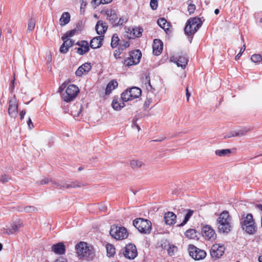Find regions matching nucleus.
<instances>
[{
  "label": "nucleus",
  "instance_id": "obj_1",
  "mask_svg": "<svg viewBox=\"0 0 262 262\" xmlns=\"http://www.w3.org/2000/svg\"><path fill=\"white\" fill-rule=\"evenodd\" d=\"M75 248L77 254L80 258L90 260L95 256L93 248L91 246H88L86 243L80 242L76 245Z\"/></svg>",
  "mask_w": 262,
  "mask_h": 262
},
{
  "label": "nucleus",
  "instance_id": "obj_2",
  "mask_svg": "<svg viewBox=\"0 0 262 262\" xmlns=\"http://www.w3.org/2000/svg\"><path fill=\"white\" fill-rule=\"evenodd\" d=\"M231 218L227 211H224L219 215L217 220V226L219 231L222 233H228L231 230Z\"/></svg>",
  "mask_w": 262,
  "mask_h": 262
},
{
  "label": "nucleus",
  "instance_id": "obj_3",
  "mask_svg": "<svg viewBox=\"0 0 262 262\" xmlns=\"http://www.w3.org/2000/svg\"><path fill=\"white\" fill-rule=\"evenodd\" d=\"M242 228L249 234H254L256 231V227L252 214L248 213L245 216L243 215L240 220Z\"/></svg>",
  "mask_w": 262,
  "mask_h": 262
},
{
  "label": "nucleus",
  "instance_id": "obj_4",
  "mask_svg": "<svg viewBox=\"0 0 262 262\" xmlns=\"http://www.w3.org/2000/svg\"><path fill=\"white\" fill-rule=\"evenodd\" d=\"M202 21L200 18L194 17L189 19L184 28L185 33L190 37L189 41L191 42L192 36L198 31L202 25Z\"/></svg>",
  "mask_w": 262,
  "mask_h": 262
},
{
  "label": "nucleus",
  "instance_id": "obj_5",
  "mask_svg": "<svg viewBox=\"0 0 262 262\" xmlns=\"http://www.w3.org/2000/svg\"><path fill=\"white\" fill-rule=\"evenodd\" d=\"M133 225L141 233L149 234L151 232L152 224L148 220L138 218L133 221Z\"/></svg>",
  "mask_w": 262,
  "mask_h": 262
},
{
  "label": "nucleus",
  "instance_id": "obj_6",
  "mask_svg": "<svg viewBox=\"0 0 262 262\" xmlns=\"http://www.w3.org/2000/svg\"><path fill=\"white\" fill-rule=\"evenodd\" d=\"M111 236L117 240H122L127 237L128 233L124 227L112 225L110 231Z\"/></svg>",
  "mask_w": 262,
  "mask_h": 262
},
{
  "label": "nucleus",
  "instance_id": "obj_7",
  "mask_svg": "<svg viewBox=\"0 0 262 262\" xmlns=\"http://www.w3.org/2000/svg\"><path fill=\"white\" fill-rule=\"evenodd\" d=\"M79 92V89L76 85H69L65 93L62 94V99L67 102L72 101L77 97Z\"/></svg>",
  "mask_w": 262,
  "mask_h": 262
},
{
  "label": "nucleus",
  "instance_id": "obj_8",
  "mask_svg": "<svg viewBox=\"0 0 262 262\" xmlns=\"http://www.w3.org/2000/svg\"><path fill=\"white\" fill-rule=\"evenodd\" d=\"M188 250L190 256L195 260H201L206 256V253L204 250L200 249L193 245H189Z\"/></svg>",
  "mask_w": 262,
  "mask_h": 262
},
{
  "label": "nucleus",
  "instance_id": "obj_9",
  "mask_svg": "<svg viewBox=\"0 0 262 262\" xmlns=\"http://www.w3.org/2000/svg\"><path fill=\"white\" fill-rule=\"evenodd\" d=\"M8 114L12 118H15L18 114V103L14 95L9 101Z\"/></svg>",
  "mask_w": 262,
  "mask_h": 262
},
{
  "label": "nucleus",
  "instance_id": "obj_10",
  "mask_svg": "<svg viewBox=\"0 0 262 262\" xmlns=\"http://www.w3.org/2000/svg\"><path fill=\"white\" fill-rule=\"evenodd\" d=\"M202 236L207 240L213 241L216 238V233L209 225H205L202 229Z\"/></svg>",
  "mask_w": 262,
  "mask_h": 262
},
{
  "label": "nucleus",
  "instance_id": "obj_11",
  "mask_svg": "<svg viewBox=\"0 0 262 262\" xmlns=\"http://www.w3.org/2000/svg\"><path fill=\"white\" fill-rule=\"evenodd\" d=\"M225 249V248L223 245L214 244L211 248L210 255L212 258H219L224 253Z\"/></svg>",
  "mask_w": 262,
  "mask_h": 262
},
{
  "label": "nucleus",
  "instance_id": "obj_12",
  "mask_svg": "<svg viewBox=\"0 0 262 262\" xmlns=\"http://www.w3.org/2000/svg\"><path fill=\"white\" fill-rule=\"evenodd\" d=\"M126 35L129 39H134L141 36L143 29L140 28H133L130 27L125 28Z\"/></svg>",
  "mask_w": 262,
  "mask_h": 262
},
{
  "label": "nucleus",
  "instance_id": "obj_13",
  "mask_svg": "<svg viewBox=\"0 0 262 262\" xmlns=\"http://www.w3.org/2000/svg\"><path fill=\"white\" fill-rule=\"evenodd\" d=\"M123 254L126 258L130 259H134L137 255L136 247L132 244L127 245Z\"/></svg>",
  "mask_w": 262,
  "mask_h": 262
},
{
  "label": "nucleus",
  "instance_id": "obj_14",
  "mask_svg": "<svg viewBox=\"0 0 262 262\" xmlns=\"http://www.w3.org/2000/svg\"><path fill=\"white\" fill-rule=\"evenodd\" d=\"M61 39L63 42L60 48L59 51L61 53L65 54L68 52L69 48L73 45L74 41L68 38L67 36H62Z\"/></svg>",
  "mask_w": 262,
  "mask_h": 262
},
{
  "label": "nucleus",
  "instance_id": "obj_15",
  "mask_svg": "<svg viewBox=\"0 0 262 262\" xmlns=\"http://www.w3.org/2000/svg\"><path fill=\"white\" fill-rule=\"evenodd\" d=\"M171 60L176 63L178 67H180L182 69H185L187 64L188 59L185 55H180L179 57H173V60Z\"/></svg>",
  "mask_w": 262,
  "mask_h": 262
},
{
  "label": "nucleus",
  "instance_id": "obj_16",
  "mask_svg": "<svg viewBox=\"0 0 262 262\" xmlns=\"http://www.w3.org/2000/svg\"><path fill=\"white\" fill-rule=\"evenodd\" d=\"M177 215L172 212H166L164 215V221L167 225H172L176 223Z\"/></svg>",
  "mask_w": 262,
  "mask_h": 262
},
{
  "label": "nucleus",
  "instance_id": "obj_17",
  "mask_svg": "<svg viewBox=\"0 0 262 262\" xmlns=\"http://www.w3.org/2000/svg\"><path fill=\"white\" fill-rule=\"evenodd\" d=\"M76 44L79 47H83V49L79 47L75 48V49L77 50V53L79 55H82L89 52L90 50V46L89 43L87 41L82 40L81 41H78Z\"/></svg>",
  "mask_w": 262,
  "mask_h": 262
},
{
  "label": "nucleus",
  "instance_id": "obj_18",
  "mask_svg": "<svg viewBox=\"0 0 262 262\" xmlns=\"http://www.w3.org/2000/svg\"><path fill=\"white\" fill-rule=\"evenodd\" d=\"M105 14L106 15V19L114 26H116L118 20L117 15L115 10L110 9L105 11Z\"/></svg>",
  "mask_w": 262,
  "mask_h": 262
},
{
  "label": "nucleus",
  "instance_id": "obj_19",
  "mask_svg": "<svg viewBox=\"0 0 262 262\" xmlns=\"http://www.w3.org/2000/svg\"><path fill=\"white\" fill-rule=\"evenodd\" d=\"M163 44L160 39H155L152 45V52L155 55H160L163 50Z\"/></svg>",
  "mask_w": 262,
  "mask_h": 262
},
{
  "label": "nucleus",
  "instance_id": "obj_20",
  "mask_svg": "<svg viewBox=\"0 0 262 262\" xmlns=\"http://www.w3.org/2000/svg\"><path fill=\"white\" fill-rule=\"evenodd\" d=\"M91 69V66L90 63H85L80 66L75 72L77 76L80 77L84 73H88Z\"/></svg>",
  "mask_w": 262,
  "mask_h": 262
},
{
  "label": "nucleus",
  "instance_id": "obj_21",
  "mask_svg": "<svg viewBox=\"0 0 262 262\" xmlns=\"http://www.w3.org/2000/svg\"><path fill=\"white\" fill-rule=\"evenodd\" d=\"M112 106L114 110L116 111H120L125 106L124 102L122 101L121 98L115 97L112 103Z\"/></svg>",
  "mask_w": 262,
  "mask_h": 262
},
{
  "label": "nucleus",
  "instance_id": "obj_22",
  "mask_svg": "<svg viewBox=\"0 0 262 262\" xmlns=\"http://www.w3.org/2000/svg\"><path fill=\"white\" fill-rule=\"evenodd\" d=\"M103 39V36H99L93 38L90 43V47L92 49H98L101 47L102 41Z\"/></svg>",
  "mask_w": 262,
  "mask_h": 262
},
{
  "label": "nucleus",
  "instance_id": "obj_23",
  "mask_svg": "<svg viewBox=\"0 0 262 262\" xmlns=\"http://www.w3.org/2000/svg\"><path fill=\"white\" fill-rule=\"evenodd\" d=\"M95 29L97 34L101 35L104 34L107 29V26L106 24L102 20H99L97 21L95 26Z\"/></svg>",
  "mask_w": 262,
  "mask_h": 262
},
{
  "label": "nucleus",
  "instance_id": "obj_24",
  "mask_svg": "<svg viewBox=\"0 0 262 262\" xmlns=\"http://www.w3.org/2000/svg\"><path fill=\"white\" fill-rule=\"evenodd\" d=\"M52 250L56 254H62L65 252V246L62 243H58L52 247Z\"/></svg>",
  "mask_w": 262,
  "mask_h": 262
},
{
  "label": "nucleus",
  "instance_id": "obj_25",
  "mask_svg": "<svg viewBox=\"0 0 262 262\" xmlns=\"http://www.w3.org/2000/svg\"><path fill=\"white\" fill-rule=\"evenodd\" d=\"M157 23L158 25L161 28L164 29L166 33H168L169 31L170 24L164 18H159L157 21Z\"/></svg>",
  "mask_w": 262,
  "mask_h": 262
},
{
  "label": "nucleus",
  "instance_id": "obj_26",
  "mask_svg": "<svg viewBox=\"0 0 262 262\" xmlns=\"http://www.w3.org/2000/svg\"><path fill=\"white\" fill-rule=\"evenodd\" d=\"M130 97L133 99L138 98L141 94V90L137 87H133L128 90Z\"/></svg>",
  "mask_w": 262,
  "mask_h": 262
},
{
  "label": "nucleus",
  "instance_id": "obj_27",
  "mask_svg": "<svg viewBox=\"0 0 262 262\" xmlns=\"http://www.w3.org/2000/svg\"><path fill=\"white\" fill-rule=\"evenodd\" d=\"M70 20V14L69 12H64L61 15L59 19L60 25L63 26L69 23Z\"/></svg>",
  "mask_w": 262,
  "mask_h": 262
},
{
  "label": "nucleus",
  "instance_id": "obj_28",
  "mask_svg": "<svg viewBox=\"0 0 262 262\" xmlns=\"http://www.w3.org/2000/svg\"><path fill=\"white\" fill-rule=\"evenodd\" d=\"M141 56V52L139 50L133 51L130 54V57L133 59L135 64L139 63Z\"/></svg>",
  "mask_w": 262,
  "mask_h": 262
},
{
  "label": "nucleus",
  "instance_id": "obj_29",
  "mask_svg": "<svg viewBox=\"0 0 262 262\" xmlns=\"http://www.w3.org/2000/svg\"><path fill=\"white\" fill-rule=\"evenodd\" d=\"M118 86V82L116 80H113L111 81L107 85L105 90L106 95L110 94L111 92Z\"/></svg>",
  "mask_w": 262,
  "mask_h": 262
},
{
  "label": "nucleus",
  "instance_id": "obj_30",
  "mask_svg": "<svg viewBox=\"0 0 262 262\" xmlns=\"http://www.w3.org/2000/svg\"><path fill=\"white\" fill-rule=\"evenodd\" d=\"M198 233L195 229H190L187 230L185 232V235L190 239H198Z\"/></svg>",
  "mask_w": 262,
  "mask_h": 262
},
{
  "label": "nucleus",
  "instance_id": "obj_31",
  "mask_svg": "<svg viewBox=\"0 0 262 262\" xmlns=\"http://www.w3.org/2000/svg\"><path fill=\"white\" fill-rule=\"evenodd\" d=\"M216 155L220 157L229 156L231 153V151L229 149H225L222 150H216L215 151Z\"/></svg>",
  "mask_w": 262,
  "mask_h": 262
},
{
  "label": "nucleus",
  "instance_id": "obj_32",
  "mask_svg": "<svg viewBox=\"0 0 262 262\" xmlns=\"http://www.w3.org/2000/svg\"><path fill=\"white\" fill-rule=\"evenodd\" d=\"M120 42L121 40H120L118 36L116 34H114L112 37L111 41V46L113 48L117 47L119 45Z\"/></svg>",
  "mask_w": 262,
  "mask_h": 262
},
{
  "label": "nucleus",
  "instance_id": "obj_33",
  "mask_svg": "<svg viewBox=\"0 0 262 262\" xmlns=\"http://www.w3.org/2000/svg\"><path fill=\"white\" fill-rule=\"evenodd\" d=\"M129 94L130 93L128 89H127L124 92H123L121 96L122 101L125 102L128 101L133 100V99L131 97H130Z\"/></svg>",
  "mask_w": 262,
  "mask_h": 262
},
{
  "label": "nucleus",
  "instance_id": "obj_34",
  "mask_svg": "<svg viewBox=\"0 0 262 262\" xmlns=\"http://www.w3.org/2000/svg\"><path fill=\"white\" fill-rule=\"evenodd\" d=\"M248 132L247 130L244 129H241V130H239L237 132H235L234 133H233L230 136H225V138H231V137H241V136H244L245 135H246V134L247 133V132Z\"/></svg>",
  "mask_w": 262,
  "mask_h": 262
},
{
  "label": "nucleus",
  "instance_id": "obj_35",
  "mask_svg": "<svg viewBox=\"0 0 262 262\" xmlns=\"http://www.w3.org/2000/svg\"><path fill=\"white\" fill-rule=\"evenodd\" d=\"M130 165L133 168L137 169L141 167L144 163L141 161L133 160L130 161Z\"/></svg>",
  "mask_w": 262,
  "mask_h": 262
},
{
  "label": "nucleus",
  "instance_id": "obj_36",
  "mask_svg": "<svg viewBox=\"0 0 262 262\" xmlns=\"http://www.w3.org/2000/svg\"><path fill=\"white\" fill-rule=\"evenodd\" d=\"M106 249L107 251V255L109 257L114 256L115 253V248L113 245L108 244L106 246Z\"/></svg>",
  "mask_w": 262,
  "mask_h": 262
},
{
  "label": "nucleus",
  "instance_id": "obj_37",
  "mask_svg": "<svg viewBox=\"0 0 262 262\" xmlns=\"http://www.w3.org/2000/svg\"><path fill=\"white\" fill-rule=\"evenodd\" d=\"M193 212H194L193 210H191V209H188L187 213L186 214V215L185 216V217H184V219L183 222L181 224H180V225H179L178 226H180V227L183 226L185 224H186V223L188 221V220H189L190 217L192 215Z\"/></svg>",
  "mask_w": 262,
  "mask_h": 262
},
{
  "label": "nucleus",
  "instance_id": "obj_38",
  "mask_svg": "<svg viewBox=\"0 0 262 262\" xmlns=\"http://www.w3.org/2000/svg\"><path fill=\"white\" fill-rule=\"evenodd\" d=\"M21 222L20 220H18L13 223L11 225V227L12 228V230H13L16 233L19 230V229L21 227Z\"/></svg>",
  "mask_w": 262,
  "mask_h": 262
},
{
  "label": "nucleus",
  "instance_id": "obj_39",
  "mask_svg": "<svg viewBox=\"0 0 262 262\" xmlns=\"http://www.w3.org/2000/svg\"><path fill=\"white\" fill-rule=\"evenodd\" d=\"M113 0H92L91 3L93 5L98 6L100 4H107L110 3Z\"/></svg>",
  "mask_w": 262,
  "mask_h": 262
},
{
  "label": "nucleus",
  "instance_id": "obj_40",
  "mask_svg": "<svg viewBox=\"0 0 262 262\" xmlns=\"http://www.w3.org/2000/svg\"><path fill=\"white\" fill-rule=\"evenodd\" d=\"M129 46V43L127 41H121L119 45V52L120 53L121 52L123 51L124 49L128 48Z\"/></svg>",
  "mask_w": 262,
  "mask_h": 262
},
{
  "label": "nucleus",
  "instance_id": "obj_41",
  "mask_svg": "<svg viewBox=\"0 0 262 262\" xmlns=\"http://www.w3.org/2000/svg\"><path fill=\"white\" fill-rule=\"evenodd\" d=\"M35 26V20L33 18H31L29 20L28 23V29L27 31L31 32L32 31Z\"/></svg>",
  "mask_w": 262,
  "mask_h": 262
},
{
  "label": "nucleus",
  "instance_id": "obj_42",
  "mask_svg": "<svg viewBox=\"0 0 262 262\" xmlns=\"http://www.w3.org/2000/svg\"><path fill=\"white\" fill-rule=\"evenodd\" d=\"M251 60L254 63L262 62V56L260 54H254L251 56Z\"/></svg>",
  "mask_w": 262,
  "mask_h": 262
},
{
  "label": "nucleus",
  "instance_id": "obj_43",
  "mask_svg": "<svg viewBox=\"0 0 262 262\" xmlns=\"http://www.w3.org/2000/svg\"><path fill=\"white\" fill-rule=\"evenodd\" d=\"M81 186V185L79 183L72 182L70 184L66 183L64 184L63 188L68 189L70 188H77Z\"/></svg>",
  "mask_w": 262,
  "mask_h": 262
},
{
  "label": "nucleus",
  "instance_id": "obj_44",
  "mask_svg": "<svg viewBox=\"0 0 262 262\" xmlns=\"http://www.w3.org/2000/svg\"><path fill=\"white\" fill-rule=\"evenodd\" d=\"M124 64L125 66L129 67L136 64L133 59L129 56L124 61Z\"/></svg>",
  "mask_w": 262,
  "mask_h": 262
},
{
  "label": "nucleus",
  "instance_id": "obj_45",
  "mask_svg": "<svg viewBox=\"0 0 262 262\" xmlns=\"http://www.w3.org/2000/svg\"><path fill=\"white\" fill-rule=\"evenodd\" d=\"M36 210V209L33 206H27V207L24 208L23 209H22L21 208L18 209V211H22L24 210L26 212H31L35 211Z\"/></svg>",
  "mask_w": 262,
  "mask_h": 262
},
{
  "label": "nucleus",
  "instance_id": "obj_46",
  "mask_svg": "<svg viewBox=\"0 0 262 262\" xmlns=\"http://www.w3.org/2000/svg\"><path fill=\"white\" fill-rule=\"evenodd\" d=\"M1 230L3 233L7 234L8 235L13 234L15 233V231L12 230L11 227L10 228H4Z\"/></svg>",
  "mask_w": 262,
  "mask_h": 262
},
{
  "label": "nucleus",
  "instance_id": "obj_47",
  "mask_svg": "<svg viewBox=\"0 0 262 262\" xmlns=\"http://www.w3.org/2000/svg\"><path fill=\"white\" fill-rule=\"evenodd\" d=\"M65 183L63 182H54L52 180V184L53 185V186L55 188L60 189V188H64L63 186L64 184Z\"/></svg>",
  "mask_w": 262,
  "mask_h": 262
},
{
  "label": "nucleus",
  "instance_id": "obj_48",
  "mask_svg": "<svg viewBox=\"0 0 262 262\" xmlns=\"http://www.w3.org/2000/svg\"><path fill=\"white\" fill-rule=\"evenodd\" d=\"M10 179V178L7 174H3L0 177V181L3 183L8 182Z\"/></svg>",
  "mask_w": 262,
  "mask_h": 262
},
{
  "label": "nucleus",
  "instance_id": "obj_49",
  "mask_svg": "<svg viewBox=\"0 0 262 262\" xmlns=\"http://www.w3.org/2000/svg\"><path fill=\"white\" fill-rule=\"evenodd\" d=\"M76 32V29L71 30L67 32L63 36H67L68 38L72 37L75 34Z\"/></svg>",
  "mask_w": 262,
  "mask_h": 262
},
{
  "label": "nucleus",
  "instance_id": "obj_50",
  "mask_svg": "<svg viewBox=\"0 0 262 262\" xmlns=\"http://www.w3.org/2000/svg\"><path fill=\"white\" fill-rule=\"evenodd\" d=\"M176 250H177V247L176 246H170L169 247V249L167 250L168 254L169 255L172 256L174 254V252L176 251Z\"/></svg>",
  "mask_w": 262,
  "mask_h": 262
},
{
  "label": "nucleus",
  "instance_id": "obj_51",
  "mask_svg": "<svg viewBox=\"0 0 262 262\" xmlns=\"http://www.w3.org/2000/svg\"><path fill=\"white\" fill-rule=\"evenodd\" d=\"M150 6L152 10H156L158 7V1L157 0H150Z\"/></svg>",
  "mask_w": 262,
  "mask_h": 262
},
{
  "label": "nucleus",
  "instance_id": "obj_52",
  "mask_svg": "<svg viewBox=\"0 0 262 262\" xmlns=\"http://www.w3.org/2000/svg\"><path fill=\"white\" fill-rule=\"evenodd\" d=\"M246 49V46L244 45L243 47L241 48L239 52L238 53V54L235 56V59L238 60L241 55H242L243 53L244 52Z\"/></svg>",
  "mask_w": 262,
  "mask_h": 262
},
{
  "label": "nucleus",
  "instance_id": "obj_53",
  "mask_svg": "<svg viewBox=\"0 0 262 262\" xmlns=\"http://www.w3.org/2000/svg\"><path fill=\"white\" fill-rule=\"evenodd\" d=\"M195 9V6L193 4H189L188 6V11L189 14L192 13Z\"/></svg>",
  "mask_w": 262,
  "mask_h": 262
},
{
  "label": "nucleus",
  "instance_id": "obj_54",
  "mask_svg": "<svg viewBox=\"0 0 262 262\" xmlns=\"http://www.w3.org/2000/svg\"><path fill=\"white\" fill-rule=\"evenodd\" d=\"M52 180H51V179L48 178H46L43 179V180H42L40 182V184H47L49 183H51L52 184Z\"/></svg>",
  "mask_w": 262,
  "mask_h": 262
},
{
  "label": "nucleus",
  "instance_id": "obj_55",
  "mask_svg": "<svg viewBox=\"0 0 262 262\" xmlns=\"http://www.w3.org/2000/svg\"><path fill=\"white\" fill-rule=\"evenodd\" d=\"M126 21V19L125 18H120L118 20H117L116 26L122 25Z\"/></svg>",
  "mask_w": 262,
  "mask_h": 262
},
{
  "label": "nucleus",
  "instance_id": "obj_56",
  "mask_svg": "<svg viewBox=\"0 0 262 262\" xmlns=\"http://www.w3.org/2000/svg\"><path fill=\"white\" fill-rule=\"evenodd\" d=\"M27 124H28V127L30 129H31L34 127L33 124L32 120L30 118H29V120H28Z\"/></svg>",
  "mask_w": 262,
  "mask_h": 262
},
{
  "label": "nucleus",
  "instance_id": "obj_57",
  "mask_svg": "<svg viewBox=\"0 0 262 262\" xmlns=\"http://www.w3.org/2000/svg\"><path fill=\"white\" fill-rule=\"evenodd\" d=\"M14 82H15V78L13 79V80L11 82V84L10 86V92L12 93L13 92V91L14 89Z\"/></svg>",
  "mask_w": 262,
  "mask_h": 262
},
{
  "label": "nucleus",
  "instance_id": "obj_58",
  "mask_svg": "<svg viewBox=\"0 0 262 262\" xmlns=\"http://www.w3.org/2000/svg\"><path fill=\"white\" fill-rule=\"evenodd\" d=\"M26 114V111L24 110H22L20 112V118L21 120L23 119L24 118V116Z\"/></svg>",
  "mask_w": 262,
  "mask_h": 262
},
{
  "label": "nucleus",
  "instance_id": "obj_59",
  "mask_svg": "<svg viewBox=\"0 0 262 262\" xmlns=\"http://www.w3.org/2000/svg\"><path fill=\"white\" fill-rule=\"evenodd\" d=\"M186 97H187V101H189V97H190V96L191 95V94H190V93L189 92L187 88L186 89Z\"/></svg>",
  "mask_w": 262,
  "mask_h": 262
},
{
  "label": "nucleus",
  "instance_id": "obj_60",
  "mask_svg": "<svg viewBox=\"0 0 262 262\" xmlns=\"http://www.w3.org/2000/svg\"><path fill=\"white\" fill-rule=\"evenodd\" d=\"M66 84H62V85L60 86V88H59L58 92H59V93H61V92L63 91V90L64 89V88H66Z\"/></svg>",
  "mask_w": 262,
  "mask_h": 262
},
{
  "label": "nucleus",
  "instance_id": "obj_61",
  "mask_svg": "<svg viewBox=\"0 0 262 262\" xmlns=\"http://www.w3.org/2000/svg\"><path fill=\"white\" fill-rule=\"evenodd\" d=\"M145 80H146V81H147V82L148 83V85L150 86V87H151L149 78L146 77Z\"/></svg>",
  "mask_w": 262,
  "mask_h": 262
},
{
  "label": "nucleus",
  "instance_id": "obj_62",
  "mask_svg": "<svg viewBox=\"0 0 262 262\" xmlns=\"http://www.w3.org/2000/svg\"><path fill=\"white\" fill-rule=\"evenodd\" d=\"M134 125L136 126V127L137 128V129H138V131H139L140 130V127L138 124H137L136 123H135Z\"/></svg>",
  "mask_w": 262,
  "mask_h": 262
},
{
  "label": "nucleus",
  "instance_id": "obj_63",
  "mask_svg": "<svg viewBox=\"0 0 262 262\" xmlns=\"http://www.w3.org/2000/svg\"><path fill=\"white\" fill-rule=\"evenodd\" d=\"M219 12H220V11H219V10L218 9H216L214 10V13H215V14H216V15H217V14H218L219 13Z\"/></svg>",
  "mask_w": 262,
  "mask_h": 262
},
{
  "label": "nucleus",
  "instance_id": "obj_64",
  "mask_svg": "<svg viewBox=\"0 0 262 262\" xmlns=\"http://www.w3.org/2000/svg\"><path fill=\"white\" fill-rule=\"evenodd\" d=\"M259 262H262V256H260L258 258Z\"/></svg>",
  "mask_w": 262,
  "mask_h": 262
}]
</instances>
